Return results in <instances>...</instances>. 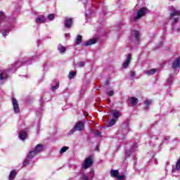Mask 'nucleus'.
<instances>
[{"label":"nucleus","instance_id":"nucleus-21","mask_svg":"<svg viewBox=\"0 0 180 180\" xmlns=\"http://www.w3.org/2000/svg\"><path fill=\"white\" fill-rule=\"evenodd\" d=\"M15 176H16V170H13L11 172L9 175V180L15 179Z\"/></svg>","mask_w":180,"mask_h":180},{"label":"nucleus","instance_id":"nucleus-22","mask_svg":"<svg viewBox=\"0 0 180 180\" xmlns=\"http://www.w3.org/2000/svg\"><path fill=\"white\" fill-rule=\"evenodd\" d=\"M110 175L111 176H115V178H117V176L119 175V170L111 169Z\"/></svg>","mask_w":180,"mask_h":180},{"label":"nucleus","instance_id":"nucleus-34","mask_svg":"<svg viewBox=\"0 0 180 180\" xmlns=\"http://www.w3.org/2000/svg\"><path fill=\"white\" fill-rule=\"evenodd\" d=\"M75 131H77V129H75V128L72 129L69 131V133H68L69 136H71V134H74V133H75Z\"/></svg>","mask_w":180,"mask_h":180},{"label":"nucleus","instance_id":"nucleus-37","mask_svg":"<svg viewBox=\"0 0 180 180\" xmlns=\"http://www.w3.org/2000/svg\"><path fill=\"white\" fill-rule=\"evenodd\" d=\"M117 178L118 180H123V179H124V175H119L118 174V176H117Z\"/></svg>","mask_w":180,"mask_h":180},{"label":"nucleus","instance_id":"nucleus-25","mask_svg":"<svg viewBox=\"0 0 180 180\" xmlns=\"http://www.w3.org/2000/svg\"><path fill=\"white\" fill-rule=\"evenodd\" d=\"M77 75L76 72H70L68 78L69 79H74V77Z\"/></svg>","mask_w":180,"mask_h":180},{"label":"nucleus","instance_id":"nucleus-32","mask_svg":"<svg viewBox=\"0 0 180 180\" xmlns=\"http://www.w3.org/2000/svg\"><path fill=\"white\" fill-rule=\"evenodd\" d=\"M67 150H68V147L64 146V147H63V148L60 149V153L61 154H64V153H65V151H67Z\"/></svg>","mask_w":180,"mask_h":180},{"label":"nucleus","instance_id":"nucleus-8","mask_svg":"<svg viewBox=\"0 0 180 180\" xmlns=\"http://www.w3.org/2000/svg\"><path fill=\"white\" fill-rule=\"evenodd\" d=\"M94 175H95V174L94 173V171L91 169L89 172V175L83 174L82 175V178L83 180H92V179L94 178Z\"/></svg>","mask_w":180,"mask_h":180},{"label":"nucleus","instance_id":"nucleus-11","mask_svg":"<svg viewBox=\"0 0 180 180\" xmlns=\"http://www.w3.org/2000/svg\"><path fill=\"white\" fill-rule=\"evenodd\" d=\"M172 68L173 70H178V68H180V57L174 60Z\"/></svg>","mask_w":180,"mask_h":180},{"label":"nucleus","instance_id":"nucleus-35","mask_svg":"<svg viewBox=\"0 0 180 180\" xmlns=\"http://www.w3.org/2000/svg\"><path fill=\"white\" fill-rule=\"evenodd\" d=\"M48 19H49V20H54V15H53V14H49V15H48Z\"/></svg>","mask_w":180,"mask_h":180},{"label":"nucleus","instance_id":"nucleus-23","mask_svg":"<svg viewBox=\"0 0 180 180\" xmlns=\"http://www.w3.org/2000/svg\"><path fill=\"white\" fill-rule=\"evenodd\" d=\"M134 151H135V149H129V150H127V151L125 152V157H126V158L130 157V155H131V154H133V153H134Z\"/></svg>","mask_w":180,"mask_h":180},{"label":"nucleus","instance_id":"nucleus-27","mask_svg":"<svg viewBox=\"0 0 180 180\" xmlns=\"http://www.w3.org/2000/svg\"><path fill=\"white\" fill-rule=\"evenodd\" d=\"M173 82H174V77L172 75H170L167 79V84L168 85H172Z\"/></svg>","mask_w":180,"mask_h":180},{"label":"nucleus","instance_id":"nucleus-24","mask_svg":"<svg viewBox=\"0 0 180 180\" xmlns=\"http://www.w3.org/2000/svg\"><path fill=\"white\" fill-rule=\"evenodd\" d=\"M130 99V102L131 103V105H136L137 103H139V100L134 97H131Z\"/></svg>","mask_w":180,"mask_h":180},{"label":"nucleus","instance_id":"nucleus-15","mask_svg":"<svg viewBox=\"0 0 180 180\" xmlns=\"http://www.w3.org/2000/svg\"><path fill=\"white\" fill-rule=\"evenodd\" d=\"M44 147V146L42 144H38L34 150L35 154H39V153H41V151H43Z\"/></svg>","mask_w":180,"mask_h":180},{"label":"nucleus","instance_id":"nucleus-39","mask_svg":"<svg viewBox=\"0 0 180 180\" xmlns=\"http://www.w3.org/2000/svg\"><path fill=\"white\" fill-rule=\"evenodd\" d=\"M131 77L133 78L136 77V72H131Z\"/></svg>","mask_w":180,"mask_h":180},{"label":"nucleus","instance_id":"nucleus-16","mask_svg":"<svg viewBox=\"0 0 180 180\" xmlns=\"http://www.w3.org/2000/svg\"><path fill=\"white\" fill-rule=\"evenodd\" d=\"M18 137L20 140H25L27 137V134L25 131H20L18 134Z\"/></svg>","mask_w":180,"mask_h":180},{"label":"nucleus","instance_id":"nucleus-20","mask_svg":"<svg viewBox=\"0 0 180 180\" xmlns=\"http://www.w3.org/2000/svg\"><path fill=\"white\" fill-rule=\"evenodd\" d=\"M117 120H115V118L110 120L109 123L107 124V127H112V126H115L116 124V121Z\"/></svg>","mask_w":180,"mask_h":180},{"label":"nucleus","instance_id":"nucleus-5","mask_svg":"<svg viewBox=\"0 0 180 180\" xmlns=\"http://www.w3.org/2000/svg\"><path fill=\"white\" fill-rule=\"evenodd\" d=\"M131 61V53L127 55V59L124 61L122 64V68H127L130 65Z\"/></svg>","mask_w":180,"mask_h":180},{"label":"nucleus","instance_id":"nucleus-28","mask_svg":"<svg viewBox=\"0 0 180 180\" xmlns=\"http://www.w3.org/2000/svg\"><path fill=\"white\" fill-rule=\"evenodd\" d=\"M152 102L153 101L151 100L145 101L144 103H145V105H146V109H148V106H150V105H151Z\"/></svg>","mask_w":180,"mask_h":180},{"label":"nucleus","instance_id":"nucleus-44","mask_svg":"<svg viewBox=\"0 0 180 180\" xmlns=\"http://www.w3.org/2000/svg\"><path fill=\"white\" fill-rule=\"evenodd\" d=\"M174 23H176V22H178V18H174Z\"/></svg>","mask_w":180,"mask_h":180},{"label":"nucleus","instance_id":"nucleus-4","mask_svg":"<svg viewBox=\"0 0 180 180\" xmlns=\"http://www.w3.org/2000/svg\"><path fill=\"white\" fill-rule=\"evenodd\" d=\"M169 11H170V12H171L170 16H172V18H174V16H179L180 15V10H176L172 6L169 7Z\"/></svg>","mask_w":180,"mask_h":180},{"label":"nucleus","instance_id":"nucleus-14","mask_svg":"<svg viewBox=\"0 0 180 180\" xmlns=\"http://www.w3.org/2000/svg\"><path fill=\"white\" fill-rule=\"evenodd\" d=\"M18 68H19L18 63L12 64L11 67L8 68V72H15Z\"/></svg>","mask_w":180,"mask_h":180},{"label":"nucleus","instance_id":"nucleus-40","mask_svg":"<svg viewBox=\"0 0 180 180\" xmlns=\"http://www.w3.org/2000/svg\"><path fill=\"white\" fill-rule=\"evenodd\" d=\"M101 134H102L100 131L96 132V135L97 137H101Z\"/></svg>","mask_w":180,"mask_h":180},{"label":"nucleus","instance_id":"nucleus-42","mask_svg":"<svg viewBox=\"0 0 180 180\" xmlns=\"http://www.w3.org/2000/svg\"><path fill=\"white\" fill-rule=\"evenodd\" d=\"M169 139H170L169 136H166V137H165V140L166 141H168V140H169Z\"/></svg>","mask_w":180,"mask_h":180},{"label":"nucleus","instance_id":"nucleus-46","mask_svg":"<svg viewBox=\"0 0 180 180\" xmlns=\"http://www.w3.org/2000/svg\"><path fill=\"white\" fill-rule=\"evenodd\" d=\"M26 64H27V65H29V64H30V63H29V61H27Z\"/></svg>","mask_w":180,"mask_h":180},{"label":"nucleus","instance_id":"nucleus-26","mask_svg":"<svg viewBox=\"0 0 180 180\" xmlns=\"http://www.w3.org/2000/svg\"><path fill=\"white\" fill-rule=\"evenodd\" d=\"M81 41H82V36L77 35L76 38V44H81Z\"/></svg>","mask_w":180,"mask_h":180},{"label":"nucleus","instance_id":"nucleus-41","mask_svg":"<svg viewBox=\"0 0 180 180\" xmlns=\"http://www.w3.org/2000/svg\"><path fill=\"white\" fill-rule=\"evenodd\" d=\"M39 56L35 55L34 56L32 57V60H36V58H38Z\"/></svg>","mask_w":180,"mask_h":180},{"label":"nucleus","instance_id":"nucleus-43","mask_svg":"<svg viewBox=\"0 0 180 180\" xmlns=\"http://www.w3.org/2000/svg\"><path fill=\"white\" fill-rule=\"evenodd\" d=\"M65 37H66V39H68V37H70V34H65Z\"/></svg>","mask_w":180,"mask_h":180},{"label":"nucleus","instance_id":"nucleus-36","mask_svg":"<svg viewBox=\"0 0 180 180\" xmlns=\"http://www.w3.org/2000/svg\"><path fill=\"white\" fill-rule=\"evenodd\" d=\"M77 65H78V67H79L81 68L85 65V63L84 62H79L77 63Z\"/></svg>","mask_w":180,"mask_h":180},{"label":"nucleus","instance_id":"nucleus-12","mask_svg":"<svg viewBox=\"0 0 180 180\" xmlns=\"http://www.w3.org/2000/svg\"><path fill=\"white\" fill-rule=\"evenodd\" d=\"M158 71H160V70L153 68V69H150V70H145L143 72L146 75H148L150 77L151 75H154V74H155L156 72H158Z\"/></svg>","mask_w":180,"mask_h":180},{"label":"nucleus","instance_id":"nucleus-2","mask_svg":"<svg viewBox=\"0 0 180 180\" xmlns=\"http://www.w3.org/2000/svg\"><path fill=\"white\" fill-rule=\"evenodd\" d=\"M36 153L34 150H31L29 152L26 159L24 160L22 163L23 167H26V165H28V164L30 162V160L34 157V155H37Z\"/></svg>","mask_w":180,"mask_h":180},{"label":"nucleus","instance_id":"nucleus-33","mask_svg":"<svg viewBox=\"0 0 180 180\" xmlns=\"http://www.w3.org/2000/svg\"><path fill=\"white\" fill-rule=\"evenodd\" d=\"M58 86H60V83H56V86H53L51 87L52 91H56V89H57V88H58Z\"/></svg>","mask_w":180,"mask_h":180},{"label":"nucleus","instance_id":"nucleus-18","mask_svg":"<svg viewBox=\"0 0 180 180\" xmlns=\"http://www.w3.org/2000/svg\"><path fill=\"white\" fill-rule=\"evenodd\" d=\"M96 43V39H92L85 42L84 46L87 47V46H92V44H95Z\"/></svg>","mask_w":180,"mask_h":180},{"label":"nucleus","instance_id":"nucleus-19","mask_svg":"<svg viewBox=\"0 0 180 180\" xmlns=\"http://www.w3.org/2000/svg\"><path fill=\"white\" fill-rule=\"evenodd\" d=\"M58 51L61 53L63 54V53H65V50H67V48H65V46L61 45V44H60L58 46Z\"/></svg>","mask_w":180,"mask_h":180},{"label":"nucleus","instance_id":"nucleus-7","mask_svg":"<svg viewBox=\"0 0 180 180\" xmlns=\"http://www.w3.org/2000/svg\"><path fill=\"white\" fill-rule=\"evenodd\" d=\"M75 129L76 131H82L84 130V122L79 121L75 125Z\"/></svg>","mask_w":180,"mask_h":180},{"label":"nucleus","instance_id":"nucleus-31","mask_svg":"<svg viewBox=\"0 0 180 180\" xmlns=\"http://www.w3.org/2000/svg\"><path fill=\"white\" fill-rule=\"evenodd\" d=\"M2 34H3V37H6V36H8V34H9V30H4L2 32Z\"/></svg>","mask_w":180,"mask_h":180},{"label":"nucleus","instance_id":"nucleus-1","mask_svg":"<svg viewBox=\"0 0 180 180\" xmlns=\"http://www.w3.org/2000/svg\"><path fill=\"white\" fill-rule=\"evenodd\" d=\"M146 13H148V9H147V8H140L138 10L136 15L133 17L132 20L136 22V20H139V19H141L143 16H146Z\"/></svg>","mask_w":180,"mask_h":180},{"label":"nucleus","instance_id":"nucleus-30","mask_svg":"<svg viewBox=\"0 0 180 180\" xmlns=\"http://www.w3.org/2000/svg\"><path fill=\"white\" fill-rule=\"evenodd\" d=\"M3 79H4V81H6V79H8V76H6L5 73L0 74V80L3 81Z\"/></svg>","mask_w":180,"mask_h":180},{"label":"nucleus","instance_id":"nucleus-6","mask_svg":"<svg viewBox=\"0 0 180 180\" xmlns=\"http://www.w3.org/2000/svg\"><path fill=\"white\" fill-rule=\"evenodd\" d=\"M12 103L13 106L14 112L19 113L20 112V109L19 108V104L18 103V100H16V98H13Z\"/></svg>","mask_w":180,"mask_h":180},{"label":"nucleus","instance_id":"nucleus-13","mask_svg":"<svg viewBox=\"0 0 180 180\" xmlns=\"http://www.w3.org/2000/svg\"><path fill=\"white\" fill-rule=\"evenodd\" d=\"M72 25V18H66L65 20V27L70 29Z\"/></svg>","mask_w":180,"mask_h":180},{"label":"nucleus","instance_id":"nucleus-45","mask_svg":"<svg viewBox=\"0 0 180 180\" xmlns=\"http://www.w3.org/2000/svg\"><path fill=\"white\" fill-rule=\"evenodd\" d=\"M86 16L88 18L89 16V14L88 13H86Z\"/></svg>","mask_w":180,"mask_h":180},{"label":"nucleus","instance_id":"nucleus-29","mask_svg":"<svg viewBox=\"0 0 180 180\" xmlns=\"http://www.w3.org/2000/svg\"><path fill=\"white\" fill-rule=\"evenodd\" d=\"M0 20L6 21V17L5 16V14H4V12L2 11H0Z\"/></svg>","mask_w":180,"mask_h":180},{"label":"nucleus","instance_id":"nucleus-9","mask_svg":"<svg viewBox=\"0 0 180 180\" xmlns=\"http://www.w3.org/2000/svg\"><path fill=\"white\" fill-rule=\"evenodd\" d=\"M110 112L111 115H112V117H114L113 119H115V120H117V119H119V117L122 116V112H120V111L119 110H110Z\"/></svg>","mask_w":180,"mask_h":180},{"label":"nucleus","instance_id":"nucleus-38","mask_svg":"<svg viewBox=\"0 0 180 180\" xmlns=\"http://www.w3.org/2000/svg\"><path fill=\"white\" fill-rule=\"evenodd\" d=\"M108 96H113L115 95V92L113 91H110L108 92Z\"/></svg>","mask_w":180,"mask_h":180},{"label":"nucleus","instance_id":"nucleus-3","mask_svg":"<svg viewBox=\"0 0 180 180\" xmlns=\"http://www.w3.org/2000/svg\"><path fill=\"white\" fill-rule=\"evenodd\" d=\"M94 164V162L92 161V156H89V158H86L83 163V168L84 169H88V168H90V167Z\"/></svg>","mask_w":180,"mask_h":180},{"label":"nucleus","instance_id":"nucleus-10","mask_svg":"<svg viewBox=\"0 0 180 180\" xmlns=\"http://www.w3.org/2000/svg\"><path fill=\"white\" fill-rule=\"evenodd\" d=\"M131 37L134 39L135 41H139L140 40V32L137 30H133L131 32Z\"/></svg>","mask_w":180,"mask_h":180},{"label":"nucleus","instance_id":"nucleus-17","mask_svg":"<svg viewBox=\"0 0 180 180\" xmlns=\"http://www.w3.org/2000/svg\"><path fill=\"white\" fill-rule=\"evenodd\" d=\"M46 22V19L43 15H39L36 19V23L38 25H40V23H44Z\"/></svg>","mask_w":180,"mask_h":180}]
</instances>
